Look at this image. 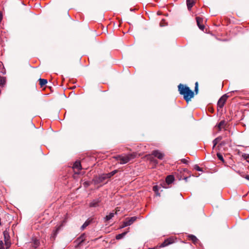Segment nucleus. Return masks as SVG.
<instances>
[{"mask_svg":"<svg viewBox=\"0 0 249 249\" xmlns=\"http://www.w3.org/2000/svg\"><path fill=\"white\" fill-rule=\"evenodd\" d=\"M179 93L183 95L184 100L188 103L194 97V92L186 85L180 84L178 86Z\"/></svg>","mask_w":249,"mask_h":249,"instance_id":"obj_1","label":"nucleus"},{"mask_svg":"<svg viewBox=\"0 0 249 249\" xmlns=\"http://www.w3.org/2000/svg\"><path fill=\"white\" fill-rule=\"evenodd\" d=\"M136 156L135 153H131L127 155H118L114 158L117 160L120 161V163L121 164H125L131 160L134 159Z\"/></svg>","mask_w":249,"mask_h":249,"instance_id":"obj_2","label":"nucleus"},{"mask_svg":"<svg viewBox=\"0 0 249 249\" xmlns=\"http://www.w3.org/2000/svg\"><path fill=\"white\" fill-rule=\"evenodd\" d=\"M228 96L226 94H224L222 96L218 101L217 106L220 108H222L227 99Z\"/></svg>","mask_w":249,"mask_h":249,"instance_id":"obj_3","label":"nucleus"},{"mask_svg":"<svg viewBox=\"0 0 249 249\" xmlns=\"http://www.w3.org/2000/svg\"><path fill=\"white\" fill-rule=\"evenodd\" d=\"M109 177L107 174H103L99 176L96 179L95 181L97 183L103 182L105 180L109 178Z\"/></svg>","mask_w":249,"mask_h":249,"instance_id":"obj_4","label":"nucleus"},{"mask_svg":"<svg viewBox=\"0 0 249 249\" xmlns=\"http://www.w3.org/2000/svg\"><path fill=\"white\" fill-rule=\"evenodd\" d=\"M171 184V175H168L162 185V187L164 188H168L170 187V185Z\"/></svg>","mask_w":249,"mask_h":249,"instance_id":"obj_5","label":"nucleus"},{"mask_svg":"<svg viewBox=\"0 0 249 249\" xmlns=\"http://www.w3.org/2000/svg\"><path fill=\"white\" fill-rule=\"evenodd\" d=\"M101 202V199L100 198H98L95 199H93L90 203L89 207H98L100 206V203Z\"/></svg>","mask_w":249,"mask_h":249,"instance_id":"obj_6","label":"nucleus"},{"mask_svg":"<svg viewBox=\"0 0 249 249\" xmlns=\"http://www.w3.org/2000/svg\"><path fill=\"white\" fill-rule=\"evenodd\" d=\"M181 172L178 173V170L177 172H172V184L174 183V181L176 179V178L178 179V180H180L182 179V176L180 175Z\"/></svg>","mask_w":249,"mask_h":249,"instance_id":"obj_7","label":"nucleus"},{"mask_svg":"<svg viewBox=\"0 0 249 249\" xmlns=\"http://www.w3.org/2000/svg\"><path fill=\"white\" fill-rule=\"evenodd\" d=\"M72 168L75 173L76 174H78L79 171L81 169V165L80 162L79 161H76L73 164Z\"/></svg>","mask_w":249,"mask_h":249,"instance_id":"obj_8","label":"nucleus"},{"mask_svg":"<svg viewBox=\"0 0 249 249\" xmlns=\"http://www.w3.org/2000/svg\"><path fill=\"white\" fill-rule=\"evenodd\" d=\"M196 20L198 27L200 30H203L204 29V26L201 23L203 21L202 18L200 17H197Z\"/></svg>","mask_w":249,"mask_h":249,"instance_id":"obj_9","label":"nucleus"},{"mask_svg":"<svg viewBox=\"0 0 249 249\" xmlns=\"http://www.w3.org/2000/svg\"><path fill=\"white\" fill-rule=\"evenodd\" d=\"M136 219H137V217H136V216L128 217L125 219V222L127 223V224L128 226H130L131 224H132L133 223V222H134L136 220Z\"/></svg>","mask_w":249,"mask_h":249,"instance_id":"obj_10","label":"nucleus"},{"mask_svg":"<svg viewBox=\"0 0 249 249\" xmlns=\"http://www.w3.org/2000/svg\"><path fill=\"white\" fill-rule=\"evenodd\" d=\"M171 244V238L170 237L165 240L159 246L160 248L165 247Z\"/></svg>","mask_w":249,"mask_h":249,"instance_id":"obj_11","label":"nucleus"},{"mask_svg":"<svg viewBox=\"0 0 249 249\" xmlns=\"http://www.w3.org/2000/svg\"><path fill=\"white\" fill-rule=\"evenodd\" d=\"M59 227L57 228L56 229L53 231L51 236H50V239L52 241H53L55 240L56 236H57V234L59 231Z\"/></svg>","mask_w":249,"mask_h":249,"instance_id":"obj_12","label":"nucleus"},{"mask_svg":"<svg viewBox=\"0 0 249 249\" xmlns=\"http://www.w3.org/2000/svg\"><path fill=\"white\" fill-rule=\"evenodd\" d=\"M152 155L160 160L162 159L163 157V154L158 151H154L152 152Z\"/></svg>","mask_w":249,"mask_h":249,"instance_id":"obj_13","label":"nucleus"},{"mask_svg":"<svg viewBox=\"0 0 249 249\" xmlns=\"http://www.w3.org/2000/svg\"><path fill=\"white\" fill-rule=\"evenodd\" d=\"M188 238L193 242L195 244H196L198 242V240L196 236L193 234H189L188 236Z\"/></svg>","mask_w":249,"mask_h":249,"instance_id":"obj_14","label":"nucleus"},{"mask_svg":"<svg viewBox=\"0 0 249 249\" xmlns=\"http://www.w3.org/2000/svg\"><path fill=\"white\" fill-rule=\"evenodd\" d=\"M167 16L165 18H163L161 19L160 23V27H164L168 24V19L167 18Z\"/></svg>","mask_w":249,"mask_h":249,"instance_id":"obj_15","label":"nucleus"},{"mask_svg":"<svg viewBox=\"0 0 249 249\" xmlns=\"http://www.w3.org/2000/svg\"><path fill=\"white\" fill-rule=\"evenodd\" d=\"M188 10H191L192 7L194 5V0H186Z\"/></svg>","mask_w":249,"mask_h":249,"instance_id":"obj_16","label":"nucleus"},{"mask_svg":"<svg viewBox=\"0 0 249 249\" xmlns=\"http://www.w3.org/2000/svg\"><path fill=\"white\" fill-rule=\"evenodd\" d=\"M161 188V186L155 185L153 187V190L154 192L156 193L157 196H160V194L159 193V190Z\"/></svg>","mask_w":249,"mask_h":249,"instance_id":"obj_17","label":"nucleus"},{"mask_svg":"<svg viewBox=\"0 0 249 249\" xmlns=\"http://www.w3.org/2000/svg\"><path fill=\"white\" fill-rule=\"evenodd\" d=\"M91 220L88 219L86 220L85 223L81 226V229L82 230H84L89 225L91 222Z\"/></svg>","mask_w":249,"mask_h":249,"instance_id":"obj_18","label":"nucleus"},{"mask_svg":"<svg viewBox=\"0 0 249 249\" xmlns=\"http://www.w3.org/2000/svg\"><path fill=\"white\" fill-rule=\"evenodd\" d=\"M222 139V138L221 136H219L213 140V148H214V147L216 145L218 142L220 141Z\"/></svg>","mask_w":249,"mask_h":249,"instance_id":"obj_19","label":"nucleus"},{"mask_svg":"<svg viewBox=\"0 0 249 249\" xmlns=\"http://www.w3.org/2000/svg\"><path fill=\"white\" fill-rule=\"evenodd\" d=\"M128 231H125V232H124L121 234H119L118 235H117L116 236V239L117 240H120V239H122L123 238H124V236L126 234V233H127Z\"/></svg>","mask_w":249,"mask_h":249,"instance_id":"obj_20","label":"nucleus"},{"mask_svg":"<svg viewBox=\"0 0 249 249\" xmlns=\"http://www.w3.org/2000/svg\"><path fill=\"white\" fill-rule=\"evenodd\" d=\"M85 240V235H81L78 239H77V241L78 242V245L79 246H80L82 245V243L84 242Z\"/></svg>","mask_w":249,"mask_h":249,"instance_id":"obj_21","label":"nucleus"},{"mask_svg":"<svg viewBox=\"0 0 249 249\" xmlns=\"http://www.w3.org/2000/svg\"><path fill=\"white\" fill-rule=\"evenodd\" d=\"M115 215V213H110L108 215H107L105 217V220L106 221H108L110 220L113 217H114Z\"/></svg>","mask_w":249,"mask_h":249,"instance_id":"obj_22","label":"nucleus"},{"mask_svg":"<svg viewBox=\"0 0 249 249\" xmlns=\"http://www.w3.org/2000/svg\"><path fill=\"white\" fill-rule=\"evenodd\" d=\"M6 83V78L4 77H0V86L3 87Z\"/></svg>","mask_w":249,"mask_h":249,"instance_id":"obj_23","label":"nucleus"},{"mask_svg":"<svg viewBox=\"0 0 249 249\" xmlns=\"http://www.w3.org/2000/svg\"><path fill=\"white\" fill-rule=\"evenodd\" d=\"M39 80V84L41 87L44 86L47 83V80L46 79L40 78Z\"/></svg>","mask_w":249,"mask_h":249,"instance_id":"obj_24","label":"nucleus"},{"mask_svg":"<svg viewBox=\"0 0 249 249\" xmlns=\"http://www.w3.org/2000/svg\"><path fill=\"white\" fill-rule=\"evenodd\" d=\"M3 236L4 238V242L6 240H9L10 236L8 232L6 231H3Z\"/></svg>","mask_w":249,"mask_h":249,"instance_id":"obj_25","label":"nucleus"},{"mask_svg":"<svg viewBox=\"0 0 249 249\" xmlns=\"http://www.w3.org/2000/svg\"><path fill=\"white\" fill-rule=\"evenodd\" d=\"M216 155H217V157L218 160L222 161V162H224V160L223 157L221 154H220V153H217L216 154Z\"/></svg>","mask_w":249,"mask_h":249,"instance_id":"obj_26","label":"nucleus"},{"mask_svg":"<svg viewBox=\"0 0 249 249\" xmlns=\"http://www.w3.org/2000/svg\"><path fill=\"white\" fill-rule=\"evenodd\" d=\"M5 246H6V249H8L10 246H11V243L10 240H6L5 241L4 243Z\"/></svg>","mask_w":249,"mask_h":249,"instance_id":"obj_27","label":"nucleus"},{"mask_svg":"<svg viewBox=\"0 0 249 249\" xmlns=\"http://www.w3.org/2000/svg\"><path fill=\"white\" fill-rule=\"evenodd\" d=\"M194 169L197 171H202V169L200 168L197 164H195L194 166Z\"/></svg>","mask_w":249,"mask_h":249,"instance_id":"obj_28","label":"nucleus"},{"mask_svg":"<svg viewBox=\"0 0 249 249\" xmlns=\"http://www.w3.org/2000/svg\"><path fill=\"white\" fill-rule=\"evenodd\" d=\"M198 83L197 82H196L195 83V90H194V92H195L196 94H197L198 93Z\"/></svg>","mask_w":249,"mask_h":249,"instance_id":"obj_29","label":"nucleus"},{"mask_svg":"<svg viewBox=\"0 0 249 249\" xmlns=\"http://www.w3.org/2000/svg\"><path fill=\"white\" fill-rule=\"evenodd\" d=\"M116 173V171H113L112 172H111L110 173H107L109 178H111L112 176H113Z\"/></svg>","mask_w":249,"mask_h":249,"instance_id":"obj_30","label":"nucleus"},{"mask_svg":"<svg viewBox=\"0 0 249 249\" xmlns=\"http://www.w3.org/2000/svg\"><path fill=\"white\" fill-rule=\"evenodd\" d=\"M225 124L224 121H221L218 124V127L221 129V126Z\"/></svg>","mask_w":249,"mask_h":249,"instance_id":"obj_31","label":"nucleus"},{"mask_svg":"<svg viewBox=\"0 0 249 249\" xmlns=\"http://www.w3.org/2000/svg\"><path fill=\"white\" fill-rule=\"evenodd\" d=\"M0 249H5L4 243L2 240H0Z\"/></svg>","mask_w":249,"mask_h":249,"instance_id":"obj_32","label":"nucleus"},{"mask_svg":"<svg viewBox=\"0 0 249 249\" xmlns=\"http://www.w3.org/2000/svg\"><path fill=\"white\" fill-rule=\"evenodd\" d=\"M39 241L38 240H36L34 241V247L35 248H36L39 245Z\"/></svg>","mask_w":249,"mask_h":249,"instance_id":"obj_33","label":"nucleus"},{"mask_svg":"<svg viewBox=\"0 0 249 249\" xmlns=\"http://www.w3.org/2000/svg\"><path fill=\"white\" fill-rule=\"evenodd\" d=\"M128 226V225L127 224V223L125 221H124L123 223V225L121 226V228H124Z\"/></svg>","mask_w":249,"mask_h":249,"instance_id":"obj_34","label":"nucleus"},{"mask_svg":"<svg viewBox=\"0 0 249 249\" xmlns=\"http://www.w3.org/2000/svg\"><path fill=\"white\" fill-rule=\"evenodd\" d=\"M244 158L247 160V161L249 163V154H245L244 156Z\"/></svg>","mask_w":249,"mask_h":249,"instance_id":"obj_35","label":"nucleus"},{"mask_svg":"<svg viewBox=\"0 0 249 249\" xmlns=\"http://www.w3.org/2000/svg\"><path fill=\"white\" fill-rule=\"evenodd\" d=\"M181 161L182 163H185V164H187V163H188V160L185 159H182L181 160Z\"/></svg>","mask_w":249,"mask_h":249,"instance_id":"obj_36","label":"nucleus"},{"mask_svg":"<svg viewBox=\"0 0 249 249\" xmlns=\"http://www.w3.org/2000/svg\"><path fill=\"white\" fill-rule=\"evenodd\" d=\"M190 178V177H184L183 178V179L185 180V181L186 182H187L188 181V179Z\"/></svg>","mask_w":249,"mask_h":249,"instance_id":"obj_37","label":"nucleus"},{"mask_svg":"<svg viewBox=\"0 0 249 249\" xmlns=\"http://www.w3.org/2000/svg\"><path fill=\"white\" fill-rule=\"evenodd\" d=\"M245 178L248 180H249V175H246L245 177Z\"/></svg>","mask_w":249,"mask_h":249,"instance_id":"obj_38","label":"nucleus"},{"mask_svg":"<svg viewBox=\"0 0 249 249\" xmlns=\"http://www.w3.org/2000/svg\"><path fill=\"white\" fill-rule=\"evenodd\" d=\"M1 19H2V16H1V15H0V22L1 21Z\"/></svg>","mask_w":249,"mask_h":249,"instance_id":"obj_39","label":"nucleus"},{"mask_svg":"<svg viewBox=\"0 0 249 249\" xmlns=\"http://www.w3.org/2000/svg\"><path fill=\"white\" fill-rule=\"evenodd\" d=\"M149 249H159L157 248H149Z\"/></svg>","mask_w":249,"mask_h":249,"instance_id":"obj_40","label":"nucleus"}]
</instances>
